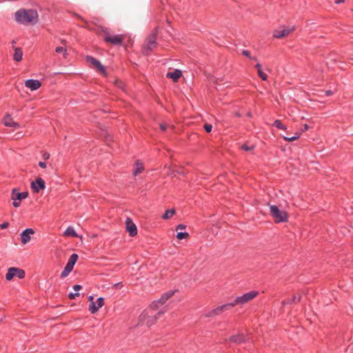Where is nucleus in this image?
I'll return each instance as SVG.
<instances>
[{"label":"nucleus","mask_w":353,"mask_h":353,"mask_svg":"<svg viewBox=\"0 0 353 353\" xmlns=\"http://www.w3.org/2000/svg\"><path fill=\"white\" fill-rule=\"evenodd\" d=\"M203 128L206 132H210L212 129V125L211 124L205 123Z\"/></svg>","instance_id":"4c0bfd02"},{"label":"nucleus","mask_w":353,"mask_h":353,"mask_svg":"<svg viewBox=\"0 0 353 353\" xmlns=\"http://www.w3.org/2000/svg\"><path fill=\"white\" fill-rule=\"evenodd\" d=\"M254 67L256 69H257V72L259 70H262V65H261V64H260L259 63H256Z\"/></svg>","instance_id":"a18cd8bd"},{"label":"nucleus","mask_w":353,"mask_h":353,"mask_svg":"<svg viewBox=\"0 0 353 353\" xmlns=\"http://www.w3.org/2000/svg\"><path fill=\"white\" fill-rule=\"evenodd\" d=\"M181 75L182 72L179 69H175L173 72L167 74V77L172 79L174 82H176Z\"/></svg>","instance_id":"a211bd4d"},{"label":"nucleus","mask_w":353,"mask_h":353,"mask_svg":"<svg viewBox=\"0 0 353 353\" xmlns=\"http://www.w3.org/2000/svg\"><path fill=\"white\" fill-rule=\"evenodd\" d=\"M294 27H285L282 30H276L273 32V37L276 39H282L288 36L294 30Z\"/></svg>","instance_id":"1a4fd4ad"},{"label":"nucleus","mask_w":353,"mask_h":353,"mask_svg":"<svg viewBox=\"0 0 353 353\" xmlns=\"http://www.w3.org/2000/svg\"><path fill=\"white\" fill-rule=\"evenodd\" d=\"M301 295H294L291 299L283 300L281 302L282 305H291L292 303H299L301 300Z\"/></svg>","instance_id":"dca6fc26"},{"label":"nucleus","mask_w":353,"mask_h":353,"mask_svg":"<svg viewBox=\"0 0 353 353\" xmlns=\"http://www.w3.org/2000/svg\"><path fill=\"white\" fill-rule=\"evenodd\" d=\"M259 77L263 80L266 81L268 79V75L263 72V70L258 71Z\"/></svg>","instance_id":"c9c22d12"},{"label":"nucleus","mask_w":353,"mask_h":353,"mask_svg":"<svg viewBox=\"0 0 353 353\" xmlns=\"http://www.w3.org/2000/svg\"><path fill=\"white\" fill-rule=\"evenodd\" d=\"M125 223H126V229H127V231L129 232L130 236L132 237L136 236L137 234V226L132 221V220L130 218H127Z\"/></svg>","instance_id":"f8f14e48"},{"label":"nucleus","mask_w":353,"mask_h":353,"mask_svg":"<svg viewBox=\"0 0 353 353\" xmlns=\"http://www.w3.org/2000/svg\"><path fill=\"white\" fill-rule=\"evenodd\" d=\"M301 136V133L299 132H296L295 133V135L293 136V137H283V139L287 141H289V142H291V141H294L295 140H297Z\"/></svg>","instance_id":"c756f323"},{"label":"nucleus","mask_w":353,"mask_h":353,"mask_svg":"<svg viewBox=\"0 0 353 353\" xmlns=\"http://www.w3.org/2000/svg\"><path fill=\"white\" fill-rule=\"evenodd\" d=\"M344 2H345V0H335L334 1V3L336 4H339V3H344Z\"/></svg>","instance_id":"8fccbe9b"},{"label":"nucleus","mask_w":353,"mask_h":353,"mask_svg":"<svg viewBox=\"0 0 353 353\" xmlns=\"http://www.w3.org/2000/svg\"><path fill=\"white\" fill-rule=\"evenodd\" d=\"M96 303L97 304V307H99V309L104 305V299L103 297H99L97 299Z\"/></svg>","instance_id":"e433bc0d"},{"label":"nucleus","mask_w":353,"mask_h":353,"mask_svg":"<svg viewBox=\"0 0 353 353\" xmlns=\"http://www.w3.org/2000/svg\"><path fill=\"white\" fill-rule=\"evenodd\" d=\"M80 294L79 292H70L69 294H68V298L71 300L72 299H74L77 296H79Z\"/></svg>","instance_id":"58836bf2"},{"label":"nucleus","mask_w":353,"mask_h":353,"mask_svg":"<svg viewBox=\"0 0 353 353\" xmlns=\"http://www.w3.org/2000/svg\"><path fill=\"white\" fill-rule=\"evenodd\" d=\"M272 125L278 129H281V130H286L287 128L286 126L282 123V122L279 120V119H276L274 121V123H272Z\"/></svg>","instance_id":"cd10ccee"},{"label":"nucleus","mask_w":353,"mask_h":353,"mask_svg":"<svg viewBox=\"0 0 353 353\" xmlns=\"http://www.w3.org/2000/svg\"><path fill=\"white\" fill-rule=\"evenodd\" d=\"M39 165L42 168H46V163L43 161H39Z\"/></svg>","instance_id":"de8ad7c7"},{"label":"nucleus","mask_w":353,"mask_h":353,"mask_svg":"<svg viewBox=\"0 0 353 353\" xmlns=\"http://www.w3.org/2000/svg\"><path fill=\"white\" fill-rule=\"evenodd\" d=\"M270 212L276 223H285L288 221V216L287 212L281 210L276 205H270Z\"/></svg>","instance_id":"20e7f679"},{"label":"nucleus","mask_w":353,"mask_h":353,"mask_svg":"<svg viewBox=\"0 0 353 353\" xmlns=\"http://www.w3.org/2000/svg\"><path fill=\"white\" fill-rule=\"evenodd\" d=\"M246 338L243 334H238L236 335L231 336L228 341L234 343L240 344L245 342Z\"/></svg>","instance_id":"4468645a"},{"label":"nucleus","mask_w":353,"mask_h":353,"mask_svg":"<svg viewBox=\"0 0 353 353\" xmlns=\"http://www.w3.org/2000/svg\"><path fill=\"white\" fill-rule=\"evenodd\" d=\"M89 310L91 314H95L99 310L97 303L92 301L89 306Z\"/></svg>","instance_id":"c85d7f7f"},{"label":"nucleus","mask_w":353,"mask_h":353,"mask_svg":"<svg viewBox=\"0 0 353 353\" xmlns=\"http://www.w3.org/2000/svg\"><path fill=\"white\" fill-rule=\"evenodd\" d=\"M64 235L68 236L77 237V234L74 230V228L71 226L67 228V229L64 232Z\"/></svg>","instance_id":"b1692460"},{"label":"nucleus","mask_w":353,"mask_h":353,"mask_svg":"<svg viewBox=\"0 0 353 353\" xmlns=\"http://www.w3.org/2000/svg\"><path fill=\"white\" fill-rule=\"evenodd\" d=\"M189 236V234L186 232H179L176 234V238L179 240L187 239Z\"/></svg>","instance_id":"7c9ffc66"},{"label":"nucleus","mask_w":353,"mask_h":353,"mask_svg":"<svg viewBox=\"0 0 353 353\" xmlns=\"http://www.w3.org/2000/svg\"><path fill=\"white\" fill-rule=\"evenodd\" d=\"M254 146L253 145H248V144H243L241 146V149L244 151H251L252 150H254Z\"/></svg>","instance_id":"f704fd0d"},{"label":"nucleus","mask_w":353,"mask_h":353,"mask_svg":"<svg viewBox=\"0 0 353 353\" xmlns=\"http://www.w3.org/2000/svg\"><path fill=\"white\" fill-rule=\"evenodd\" d=\"M25 85L32 91H34L38 90L41 86V83L37 79H28L25 82Z\"/></svg>","instance_id":"ddd939ff"},{"label":"nucleus","mask_w":353,"mask_h":353,"mask_svg":"<svg viewBox=\"0 0 353 353\" xmlns=\"http://www.w3.org/2000/svg\"><path fill=\"white\" fill-rule=\"evenodd\" d=\"M73 289L74 291L78 292L82 289V286L81 285H74Z\"/></svg>","instance_id":"79ce46f5"},{"label":"nucleus","mask_w":353,"mask_h":353,"mask_svg":"<svg viewBox=\"0 0 353 353\" xmlns=\"http://www.w3.org/2000/svg\"><path fill=\"white\" fill-rule=\"evenodd\" d=\"M23 57V51L20 48H16L14 49V53L13 55V59L15 61L19 62L22 60Z\"/></svg>","instance_id":"4be33fe9"},{"label":"nucleus","mask_w":353,"mask_h":353,"mask_svg":"<svg viewBox=\"0 0 353 353\" xmlns=\"http://www.w3.org/2000/svg\"><path fill=\"white\" fill-rule=\"evenodd\" d=\"M242 54L244 55L245 57L249 58L251 60H254V61L257 60L256 57H252L250 54V52L247 50H243Z\"/></svg>","instance_id":"473e14b6"},{"label":"nucleus","mask_w":353,"mask_h":353,"mask_svg":"<svg viewBox=\"0 0 353 353\" xmlns=\"http://www.w3.org/2000/svg\"><path fill=\"white\" fill-rule=\"evenodd\" d=\"M28 196V192H19L17 188H13L11 192V199L12 205L18 208L21 205V201Z\"/></svg>","instance_id":"423d86ee"},{"label":"nucleus","mask_w":353,"mask_h":353,"mask_svg":"<svg viewBox=\"0 0 353 353\" xmlns=\"http://www.w3.org/2000/svg\"><path fill=\"white\" fill-rule=\"evenodd\" d=\"M144 170V165L143 163L139 161H137L135 163V169L133 171V176H137V174L141 173Z\"/></svg>","instance_id":"412c9836"},{"label":"nucleus","mask_w":353,"mask_h":353,"mask_svg":"<svg viewBox=\"0 0 353 353\" xmlns=\"http://www.w3.org/2000/svg\"><path fill=\"white\" fill-rule=\"evenodd\" d=\"M185 225H183V224H179L176 228V230H184L185 229Z\"/></svg>","instance_id":"37998d69"},{"label":"nucleus","mask_w":353,"mask_h":353,"mask_svg":"<svg viewBox=\"0 0 353 353\" xmlns=\"http://www.w3.org/2000/svg\"><path fill=\"white\" fill-rule=\"evenodd\" d=\"M157 30H153L145 39L141 48V51L143 54L148 55L150 52L157 48Z\"/></svg>","instance_id":"7ed1b4c3"},{"label":"nucleus","mask_w":353,"mask_h":353,"mask_svg":"<svg viewBox=\"0 0 353 353\" xmlns=\"http://www.w3.org/2000/svg\"><path fill=\"white\" fill-rule=\"evenodd\" d=\"M86 60L88 63L93 65L99 72L103 74L105 73V66H103L98 59L92 56H87Z\"/></svg>","instance_id":"9d476101"},{"label":"nucleus","mask_w":353,"mask_h":353,"mask_svg":"<svg viewBox=\"0 0 353 353\" xmlns=\"http://www.w3.org/2000/svg\"><path fill=\"white\" fill-rule=\"evenodd\" d=\"M234 306H236V305L234 304V302L233 301L232 302L220 305V308H221L222 312H224L226 310H229L232 309Z\"/></svg>","instance_id":"a878e982"},{"label":"nucleus","mask_w":353,"mask_h":353,"mask_svg":"<svg viewBox=\"0 0 353 353\" xmlns=\"http://www.w3.org/2000/svg\"><path fill=\"white\" fill-rule=\"evenodd\" d=\"M30 188L34 193H39L40 190L45 189L46 183L41 177H37L31 182Z\"/></svg>","instance_id":"6e6552de"},{"label":"nucleus","mask_w":353,"mask_h":353,"mask_svg":"<svg viewBox=\"0 0 353 353\" xmlns=\"http://www.w3.org/2000/svg\"><path fill=\"white\" fill-rule=\"evenodd\" d=\"M34 233V230L32 228H27L21 233V243L25 245L31 239V235Z\"/></svg>","instance_id":"9b49d317"},{"label":"nucleus","mask_w":353,"mask_h":353,"mask_svg":"<svg viewBox=\"0 0 353 353\" xmlns=\"http://www.w3.org/2000/svg\"><path fill=\"white\" fill-rule=\"evenodd\" d=\"M25 275L26 272L23 270L18 268H10L6 274V279L10 281L14 276H17L19 279H23Z\"/></svg>","instance_id":"0eeeda50"},{"label":"nucleus","mask_w":353,"mask_h":353,"mask_svg":"<svg viewBox=\"0 0 353 353\" xmlns=\"http://www.w3.org/2000/svg\"><path fill=\"white\" fill-rule=\"evenodd\" d=\"M163 304L162 303H160V302H159V299L157 300H155L151 304H150V307L154 310H157L160 306H161Z\"/></svg>","instance_id":"2f4dec72"},{"label":"nucleus","mask_w":353,"mask_h":353,"mask_svg":"<svg viewBox=\"0 0 353 353\" xmlns=\"http://www.w3.org/2000/svg\"><path fill=\"white\" fill-rule=\"evenodd\" d=\"M3 123L7 127H13L14 128H19V124L14 122L10 115L7 114L3 118Z\"/></svg>","instance_id":"2eb2a0df"},{"label":"nucleus","mask_w":353,"mask_h":353,"mask_svg":"<svg viewBox=\"0 0 353 353\" xmlns=\"http://www.w3.org/2000/svg\"><path fill=\"white\" fill-rule=\"evenodd\" d=\"M163 313H164L163 311H160L156 315L148 317V319L146 321V325L148 327H150L152 325H154L157 322V320L158 317L160 315L163 314Z\"/></svg>","instance_id":"6ab92c4d"},{"label":"nucleus","mask_w":353,"mask_h":353,"mask_svg":"<svg viewBox=\"0 0 353 353\" xmlns=\"http://www.w3.org/2000/svg\"><path fill=\"white\" fill-rule=\"evenodd\" d=\"M223 312L220 308V306H218L217 307L214 308V309H212L211 310H210L209 312H208L205 316L208 318H210V317H214L215 316H218V315H220Z\"/></svg>","instance_id":"aec40b11"},{"label":"nucleus","mask_w":353,"mask_h":353,"mask_svg":"<svg viewBox=\"0 0 353 353\" xmlns=\"http://www.w3.org/2000/svg\"><path fill=\"white\" fill-rule=\"evenodd\" d=\"M88 300L90 301V303L92 301H93V296L90 295L89 297H88Z\"/></svg>","instance_id":"603ef678"},{"label":"nucleus","mask_w":353,"mask_h":353,"mask_svg":"<svg viewBox=\"0 0 353 353\" xmlns=\"http://www.w3.org/2000/svg\"><path fill=\"white\" fill-rule=\"evenodd\" d=\"M259 292L255 290L250 291L242 296H237L234 299V302L236 305H243L248 302L253 300L257 295Z\"/></svg>","instance_id":"39448f33"},{"label":"nucleus","mask_w":353,"mask_h":353,"mask_svg":"<svg viewBox=\"0 0 353 353\" xmlns=\"http://www.w3.org/2000/svg\"><path fill=\"white\" fill-rule=\"evenodd\" d=\"M55 52L57 53H62L63 52L64 57L67 55V50L64 47L59 46L55 48Z\"/></svg>","instance_id":"72a5a7b5"},{"label":"nucleus","mask_w":353,"mask_h":353,"mask_svg":"<svg viewBox=\"0 0 353 353\" xmlns=\"http://www.w3.org/2000/svg\"><path fill=\"white\" fill-rule=\"evenodd\" d=\"M159 126H160V128H161V130L162 131H165V130H166V129H167V126H166V125H165V124H164V123H161Z\"/></svg>","instance_id":"49530a36"},{"label":"nucleus","mask_w":353,"mask_h":353,"mask_svg":"<svg viewBox=\"0 0 353 353\" xmlns=\"http://www.w3.org/2000/svg\"><path fill=\"white\" fill-rule=\"evenodd\" d=\"M8 226H9L8 222H3L1 224H0L1 229H6Z\"/></svg>","instance_id":"ea45409f"},{"label":"nucleus","mask_w":353,"mask_h":353,"mask_svg":"<svg viewBox=\"0 0 353 353\" xmlns=\"http://www.w3.org/2000/svg\"><path fill=\"white\" fill-rule=\"evenodd\" d=\"M325 94H326L327 96H330V95L332 94V92L331 90H327L325 92Z\"/></svg>","instance_id":"3c124183"},{"label":"nucleus","mask_w":353,"mask_h":353,"mask_svg":"<svg viewBox=\"0 0 353 353\" xmlns=\"http://www.w3.org/2000/svg\"><path fill=\"white\" fill-rule=\"evenodd\" d=\"M14 17L20 24H35L38 21V13L33 9L21 8L15 12Z\"/></svg>","instance_id":"f257e3e1"},{"label":"nucleus","mask_w":353,"mask_h":353,"mask_svg":"<svg viewBox=\"0 0 353 353\" xmlns=\"http://www.w3.org/2000/svg\"><path fill=\"white\" fill-rule=\"evenodd\" d=\"M175 213L174 209L167 210L163 214L162 218L163 219H168L171 218Z\"/></svg>","instance_id":"bb28decb"},{"label":"nucleus","mask_w":353,"mask_h":353,"mask_svg":"<svg viewBox=\"0 0 353 353\" xmlns=\"http://www.w3.org/2000/svg\"><path fill=\"white\" fill-rule=\"evenodd\" d=\"M73 268V267H71L69 265L66 264L63 270L61 273V277H66L72 271Z\"/></svg>","instance_id":"393cba45"},{"label":"nucleus","mask_w":353,"mask_h":353,"mask_svg":"<svg viewBox=\"0 0 353 353\" xmlns=\"http://www.w3.org/2000/svg\"><path fill=\"white\" fill-rule=\"evenodd\" d=\"M100 30L103 33V40L105 43H110L113 46H121L125 37L124 34L112 35L108 28L101 26Z\"/></svg>","instance_id":"f03ea898"},{"label":"nucleus","mask_w":353,"mask_h":353,"mask_svg":"<svg viewBox=\"0 0 353 353\" xmlns=\"http://www.w3.org/2000/svg\"><path fill=\"white\" fill-rule=\"evenodd\" d=\"M42 157H43V159L47 160V159H49V157H50V154H49V153H48V152H44V153L43 154Z\"/></svg>","instance_id":"c03bdc74"},{"label":"nucleus","mask_w":353,"mask_h":353,"mask_svg":"<svg viewBox=\"0 0 353 353\" xmlns=\"http://www.w3.org/2000/svg\"><path fill=\"white\" fill-rule=\"evenodd\" d=\"M176 291V290H170L168 292L163 293L160 297V299H159V302L163 305L169 299H170L174 294Z\"/></svg>","instance_id":"f3484780"},{"label":"nucleus","mask_w":353,"mask_h":353,"mask_svg":"<svg viewBox=\"0 0 353 353\" xmlns=\"http://www.w3.org/2000/svg\"><path fill=\"white\" fill-rule=\"evenodd\" d=\"M308 129V125L307 124L304 125V130H307Z\"/></svg>","instance_id":"864d4df0"},{"label":"nucleus","mask_w":353,"mask_h":353,"mask_svg":"<svg viewBox=\"0 0 353 353\" xmlns=\"http://www.w3.org/2000/svg\"><path fill=\"white\" fill-rule=\"evenodd\" d=\"M123 283L122 282H119V283H117L114 285V288H116V289H120L123 287Z\"/></svg>","instance_id":"a19ab883"},{"label":"nucleus","mask_w":353,"mask_h":353,"mask_svg":"<svg viewBox=\"0 0 353 353\" xmlns=\"http://www.w3.org/2000/svg\"><path fill=\"white\" fill-rule=\"evenodd\" d=\"M78 258H79V256L76 253H74L72 254L69 259H68V261L66 264L69 265L71 267H73L74 266L75 263H77V260H78Z\"/></svg>","instance_id":"5701e85b"},{"label":"nucleus","mask_w":353,"mask_h":353,"mask_svg":"<svg viewBox=\"0 0 353 353\" xmlns=\"http://www.w3.org/2000/svg\"><path fill=\"white\" fill-rule=\"evenodd\" d=\"M146 316H147V314H146L145 313L143 312V313L140 315V317H139L140 320H141V321H143V320H145V318H146Z\"/></svg>","instance_id":"09e8293b"}]
</instances>
